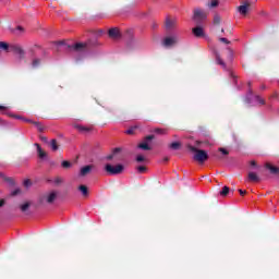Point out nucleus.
Listing matches in <instances>:
<instances>
[{
	"instance_id": "obj_1",
	"label": "nucleus",
	"mask_w": 279,
	"mask_h": 279,
	"mask_svg": "<svg viewBox=\"0 0 279 279\" xmlns=\"http://www.w3.org/2000/svg\"><path fill=\"white\" fill-rule=\"evenodd\" d=\"M68 49L76 57V62H80V60L86 58V53H88V46L82 43L68 46Z\"/></svg>"
},
{
	"instance_id": "obj_2",
	"label": "nucleus",
	"mask_w": 279,
	"mask_h": 279,
	"mask_svg": "<svg viewBox=\"0 0 279 279\" xmlns=\"http://www.w3.org/2000/svg\"><path fill=\"white\" fill-rule=\"evenodd\" d=\"M125 170V166L122 163H118L116 166L111 163L105 165V171L107 175H121V173Z\"/></svg>"
},
{
	"instance_id": "obj_3",
	"label": "nucleus",
	"mask_w": 279,
	"mask_h": 279,
	"mask_svg": "<svg viewBox=\"0 0 279 279\" xmlns=\"http://www.w3.org/2000/svg\"><path fill=\"white\" fill-rule=\"evenodd\" d=\"M0 49H3L4 51H12L13 53H16L20 56V58H23L25 56V51H23V48L21 46L14 44V45H8L5 41H0Z\"/></svg>"
},
{
	"instance_id": "obj_4",
	"label": "nucleus",
	"mask_w": 279,
	"mask_h": 279,
	"mask_svg": "<svg viewBox=\"0 0 279 279\" xmlns=\"http://www.w3.org/2000/svg\"><path fill=\"white\" fill-rule=\"evenodd\" d=\"M190 151H194L193 159L196 160V162H206L208 160V153L206 150L197 149L195 146H189Z\"/></svg>"
},
{
	"instance_id": "obj_5",
	"label": "nucleus",
	"mask_w": 279,
	"mask_h": 279,
	"mask_svg": "<svg viewBox=\"0 0 279 279\" xmlns=\"http://www.w3.org/2000/svg\"><path fill=\"white\" fill-rule=\"evenodd\" d=\"M245 104H248L250 106H256V104L265 106V99L260 98V96H254L252 89H250L245 97Z\"/></svg>"
},
{
	"instance_id": "obj_6",
	"label": "nucleus",
	"mask_w": 279,
	"mask_h": 279,
	"mask_svg": "<svg viewBox=\"0 0 279 279\" xmlns=\"http://www.w3.org/2000/svg\"><path fill=\"white\" fill-rule=\"evenodd\" d=\"M208 14L202 9H195L193 14V21L197 25H202V22L207 19Z\"/></svg>"
},
{
	"instance_id": "obj_7",
	"label": "nucleus",
	"mask_w": 279,
	"mask_h": 279,
	"mask_svg": "<svg viewBox=\"0 0 279 279\" xmlns=\"http://www.w3.org/2000/svg\"><path fill=\"white\" fill-rule=\"evenodd\" d=\"M56 199H58V192L52 191V192H49L48 194H46L41 198L40 204H43L44 202H47V204H53V202H56Z\"/></svg>"
},
{
	"instance_id": "obj_8",
	"label": "nucleus",
	"mask_w": 279,
	"mask_h": 279,
	"mask_svg": "<svg viewBox=\"0 0 279 279\" xmlns=\"http://www.w3.org/2000/svg\"><path fill=\"white\" fill-rule=\"evenodd\" d=\"M154 141V135H148L145 137V142L137 145L138 149H143L144 151H149L151 147H149V142Z\"/></svg>"
},
{
	"instance_id": "obj_9",
	"label": "nucleus",
	"mask_w": 279,
	"mask_h": 279,
	"mask_svg": "<svg viewBox=\"0 0 279 279\" xmlns=\"http://www.w3.org/2000/svg\"><path fill=\"white\" fill-rule=\"evenodd\" d=\"M178 36L166 37L162 41L163 47H173L178 43Z\"/></svg>"
},
{
	"instance_id": "obj_10",
	"label": "nucleus",
	"mask_w": 279,
	"mask_h": 279,
	"mask_svg": "<svg viewBox=\"0 0 279 279\" xmlns=\"http://www.w3.org/2000/svg\"><path fill=\"white\" fill-rule=\"evenodd\" d=\"M73 128H75V130H77L78 132H81V134H88V132H90V130H93V128L90 126H84L81 124H73Z\"/></svg>"
},
{
	"instance_id": "obj_11",
	"label": "nucleus",
	"mask_w": 279,
	"mask_h": 279,
	"mask_svg": "<svg viewBox=\"0 0 279 279\" xmlns=\"http://www.w3.org/2000/svg\"><path fill=\"white\" fill-rule=\"evenodd\" d=\"M94 167L95 166H93V165H88V166L81 168L80 175L82 178H84L85 175H88V173H90V171H93Z\"/></svg>"
},
{
	"instance_id": "obj_12",
	"label": "nucleus",
	"mask_w": 279,
	"mask_h": 279,
	"mask_svg": "<svg viewBox=\"0 0 279 279\" xmlns=\"http://www.w3.org/2000/svg\"><path fill=\"white\" fill-rule=\"evenodd\" d=\"M194 36L196 38H202L204 37V28L202 26H196L192 29Z\"/></svg>"
},
{
	"instance_id": "obj_13",
	"label": "nucleus",
	"mask_w": 279,
	"mask_h": 279,
	"mask_svg": "<svg viewBox=\"0 0 279 279\" xmlns=\"http://www.w3.org/2000/svg\"><path fill=\"white\" fill-rule=\"evenodd\" d=\"M35 146L37 148L38 158H40V160H45V158H47V153L43 150V147H40L39 144H35Z\"/></svg>"
},
{
	"instance_id": "obj_14",
	"label": "nucleus",
	"mask_w": 279,
	"mask_h": 279,
	"mask_svg": "<svg viewBox=\"0 0 279 279\" xmlns=\"http://www.w3.org/2000/svg\"><path fill=\"white\" fill-rule=\"evenodd\" d=\"M247 10H250V3L242 4L238 8V12H240L243 16L247 14Z\"/></svg>"
},
{
	"instance_id": "obj_15",
	"label": "nucleus",
	"mask_w": 279,
	"mask_h": 279,
	"mask_svg": "<svg viewBox=\"0 0 279 279\" xmlns=\"http://www.w3.org/2000/svg\"><path fill=\"white\" fill-rule=\"evenodd\" d=\"M109 36L110 38H121V33H119L118 28H111L109 29Z\"/></svg>"
},
{
	"instance_id": "obj_16",
	"label": "nucleus",
	"mask_w": 279,
	"mask_h": 279,
	"mask_svg": "<svg viewBox=\"0 0 279 279\" xmlns=\"http://www.w3.org/2000/svg\"><path fill=\"white\" fill-rule=\"evenodd\" d=\"M248 182H260V177L255 172H248Z\"/></svg>"
},
{
	"instance_id": "obj_17",
	"label": "nucleus",
	"mask_w": 279,
	"mask_h": 279,
	"mask_svg": "<svg viewBox=\"0 0 279 279\" xmlns=\"http://www.w3.org/2000/svg\"><path fill=\"white\" fill-rule=\"evenodd\" d=\"M121 153V148H114L110 155L106 157V160H114L117 154Z\"/></svg>"
},
{
	"instance_id": "obj_18",
	"label": "nucleus",
	"mask_w": 279,
	"mask_h": 279,
	"mask_svg": "<svg viewBox=\"0 0 279 279\" xmlns=\"http://www.w3.org/2000/svg\"><path fill=\"white\" fill-rule=\"evenodd\" d=\"M216 56V62L217 64H220V66H222V69H226V62H223V60L221 59V56L219 54V52H215Z\"/></svg>"
},
{
	"instance_id": "obj_19",
	"label": "nucleus",
	"mask_w": 279,
	"mask_h": 279,
	"mask_svg": "<svg viewBox=\"0 0 279 279\" xmlns=\"http://www.w3.org/2000/svg\"><path fill=\"white\" fill-rule=\"evenodd\" d=\"M12 34H15V36H21V34H23V32H25V29L22 26H17L15 28H12Z\"/></svg>"
},
{
	"instance_id": "obj_20",
	"label": "nucleus",
	"mask_w": 279,
	"mask_h": 279,
	"mask_svg": "<svg viewBox=\"0 0 279 279\" xmlns=\"http://www.w3.org/2000/svg\"><path fill=\"white\" fill-rule=\"evenodd\" d=\"M78 191H81L82 195L84 197H87L88 196V187L86 185H80L78 186Z\"/></svg>"
},
{
	"instance_id": "obj_21",
	"label": "nucleus",
	"mask_w": 279,
	"mask_h": 279,
	"mask_svg": "<svg viewBox=\"0 0 279 279\" xmlns=\"http://www.w3.org/2000/svg\"><path fill=\"white\" fill-rule=\"evenodd\" d=\"M266 168L269 169L270 173H274V174H278L279 173V168L278 167H274V166L267 163Z\"/></svg>"
},
{
	"instance_id": "obj_22",
	"label": "nucleus",
	"mask_w": 279,
	"mask_h": 279,
	"mask_svg": "<svg viewBox=\"0 0 279 279\" xmlns=\"http://www.w3.org/2000/svg\"><path fill=\"white\" fill-rule=\"evenodd\" d=\"M50 147H51L52 151H58V149H59L58 142L56 140H51Z\"/></svg>"
},
{
	"instance_id": "obj_23",
	"label": "nucleus",
	"mask_w": 279,
	"mask_h": 279,
	"mask_svg": "<svg viewBox=\"0 0 279 279\" xmlns=\"http://www.w3.org/2000/svg\"><path fill=\"white\" fill-rule=\"evenodd\" d=\"M173 25H175L174 21H172L170 19L166 20V27H167V29H171L173 27Z\"/></svg>"
},
{
	"instance_id": "obj_24",
	"label": "nucleus",
	"mask_w": 279,
	"mask_h": 279,
	"mask_svg": "<svg viewBox=\"0 0 279 279\" xmlns=\"http://www.w3.org/2000/svg\"><path fill=\"white\" fill-rule=\"evenodd\" d=\"M33 125H35V128H37V130L39 132H45V126H43V124L40 122H33Z\"/></svg>"
},
{
	"instance_id": "obj_25",
	"label": "nucleus",
	"mask_w": 279,
	"mask_h": 279,
	"mask_svg": "<svg viewBox=\"0 0 279 279\" xmlns=\"http://www.w3.org/2000/svg\"><path fill=\"white\" fill-rule=\"evenodd\" d=\"M228 193H230V187L223 186V187H222V191L220 192V195H221L222 197H226V195H228Z\"/></svg>"
},
{
	"instance_id": "obj_26",
	"label": "nucleus",
	"mask_w": 279,
	"mask_h": 279,
	"mask_svg": "<svg viewBox=\"0 0 279 279\" xmlns=\"http://www.w3.org/2000/svg\"><path fill=\"white\" fill-rule=\"evenodd\" d=\"M33 69H38L40 66V59H34L32 62Z\"/></svg>"
},
{
	"instance_id": "obj_27",
	"label": "nucleus",
	"mask_w": 279,
	"mask_h": 279,
	"mask_svg": "<svg viewBox=\"0 0 279 279\" xmlns=\"http://www.w3.org/2000/svg\"><path fill=\"white\" fill-rule=\"evenodd\" d=\"M170 149H174V150L180 149V142H174L170 144Z\"/></svg>"
},
{
	"instance_id": "obj_28",
	"label": "nucleus",
	"mask_w": 279,
	"mask_h": 279,
	"mask_svg": "<svg viewBox=\"0 0 279 279\" xmlns=\"http://www.w3.org/2000/svg\"><path fill=\"white\" fill-rule=\"evenodd\" d=\"M219 5V0H211L210 3H208V8H217Z\"/></svg>"
},
{
	"instance_id": "obj_29",
	"label": "nucleus",
	"mask_w": 279,
	"mask_h": 279,
	"mask_svg": "<svg viewBox=\"0 0 279 279\" xmlns=\"http://www.w3.org/2000/svg\"><path fill=\"white\" fill-rule=\"evenodd\" d=\"M61 167H63V169H70V167H72L70 161H62Z\"/></svg>"
},
{
	"instance_id": "obj_30",
	"label": "nucleus",
	"mask_w": 279,
	"mask_h": 279,
	"mask_svg": "<svg viewBox=\"0 0 279 279\" xmlns=\"http://www.w3.org/2000/svg\"><path fill=\"white\" fill-rule=\"evenodd\" d=\"M20 208H21L22 213H25L29 208V203H25V204L21 205Z\"/></svg>"
},
{
	"instance_id": "obj_31",
	"label": "nucleus",
	"mask_w": 279,
	"mask_h": 279,
	"mask_svg": "<svg viewBox=\"0 0 279 279\" xmlns=\"http://www.w3.org/2000/svg\"><path fill=\"white\" fill-rule=\"evenodd\" d=\"M214 23H215V25H219V23H221V17L219 15H215Z\"/></svg>"
},
{
	"instance_id": "obj_32",
	"label": "nucleus",
	"mask_w": 279,
	"mask_h": 279,
	"mask_svg": "<svg viewBox=\"0 0 279 279\" xmlns=\"http://www.w3.org/2000/svg\"><path fill=\"white\" fill-rule=\"evenodd\" d=\"M136 162H145V157L143 155H137Z\"/></svg>"
},
{
	"instance_id": "obj_33",
	"label": "nucleus",
	"mask_w": 279,
	"mask_h": 279,
	"mask_svg": "<svg viewBox=\"0 0 279 279\" xmlns=\"http://www.w3.org/2000/svg\"><path fill=\"white\" fill-rule=\"evenodd\" d=\"M155 134H167V131L163 129H155Z\"/></svg>"
},
{
	"instance_id": "obj_34",
	"label": "nucleus",
	"mask_w": 279,
	"mask_h": 279,
	"mask_svg": "<svg viewBox=\"0 0 279 279\" xmlns=\"http://www.w3.org/2000/svg\"><path fill=\"white\" fill-rule=\"evenodd\" d=\"M137 171L138 173H145V171H147V168H145V166H140L137 167Z\"/></svg>"
},
{
	"instance_id": "obj_35",
	"label": "nucleus",
	"mask_w": 279,
	"mask_h": 279,
	"mask_svg": "<svg viewBox=\"0 0 279 279\" xmlns=\"http://www.w3.org/2000/svg\"><path fill=\"white\" fill-rule=\"evenodd\" d=\"M24 186H25L26 189H29V186H32V181H31L29 179H26V180L24 181Z\"/></svg>"
},
{
	"instance_id": "obj_36",
	"label": "nucleus",
	"mask_w": 279,
	"mask_h": 279,
	"mask_svg": "<svg viewBox=\"0 0 279 279\" xmlns=\"http://www.w3.org/2000/svg\"><path fill=\"white\" fill-rule=\"evenodd\" d=\"M220 43H225V45H230V40H228V38L226 37H220Z\"/></svg>"
},
{
	"instance_id": "obj_37",
	"label": "nucleus",
	"mask_w": 279,
	"mask_h": 279,
	"mask_svg": "<svg viewBox=\"0 0 279 279\" xmlns=\"http://www.w3.org/2000/svg\"><path fill=\"white\" fill-rule=\"evenodd\" d=\"M54 184H62V178L58 177L53 180Z\"/></svg>"
},
{
	"instance_id": "obj_38",
	"label": "nucleus",
	"mask_w": 279,
	"mask_h": 279,
	"mask_svg": "<svg viewBox=\"0 0 279 279\" xmlns=\"http://www.w3.org/2000/svg\"><path fill=\"white\" fill-rule=\"evenodd\" d=\"M57 47H64V41H57L54 43Z\"/></svg>"
},
{
	"instance_id": "obj_39",
	"label": "nucleus",
	"mask_w": 279,
	"mask_h": 279,
	"mask_svg": "<svg viewBox=\"0 0 279 279\" xmlns=\"http://www.w3.org/2000/svg\"><path fill=\"white\" fill-rule=\"evenodd\" d=\"M219 151H221L223 156H228V150H226V148H219Z\"/></svg>"
},
{
	"instance_id": "obj_40",
	"label": "nucleus",
	"mask_w": 279,
	"mask_h": 279,
	"mask_svg": "<svg viewBox=\"0 0 279 279\" xmlns=\"http://www.w3.org/2000/svg\"><path fill=\"white\" fill-rule=\"evenodd\" d=\"M250 165H251V167H254L255 169H258V166L256 165V161L253 160V161L250 162Z\"/></svg>"
},
{
	"instance_id": "obj_41",
	"label": "nucleus",
	"mask_w": 279,
	"mask_h": 279,
	"mask_svg": "<svg viewBox=\"0 0 279 279\" xmlns=\"http://www.w3.org/2000/svg\"><path fill=\"white\" fill-rule=\"evenodd\" d=\"M21 193V190H15L14 192H12V195H19Z\"/></svg>"
},
{
	"instance_id": "obj_42",
	"label": "nucleus",
	"mask_w": 279,
	"mask_h": 279,
	"mask_svg": "<svg viewBox=\"0 0 279 279\" xmlns=\"http://www.w3.org/2000/svg\"><path fill=\"white\" fill-rule=\"evenodd\" d=\"M24 121H25L26 123H35L34 120H29V119H24Z\"/></svg>"
},
{
	"instance_id": "obj_43",
	"label": "nucleus",
	"mask_w": 279,
	"mask_h": 279,
	"mask_svg": "<svg viewBox=\"0 0 279 279\" xmlns=\"http://www.w3.org/2000/svg\"><path fill=\"white\" fill-rule=\"evenodd\" d=\"M126 134H134V130L132 129L126 130Z\"/></svg>"
},
{
	"instance_id": "obj_44",
	"label": "nucleus",
	"mask_w": 279,
	"mask_h": 279,
	"mask_svg": "<svg viewBox=\"0 0 279 279\" xmlns=\"http://www.w3.org/2000/svg\"><path fill=\"white\" fill-rule=\"evenodd\" d=\"M239 193H240V195H245V191H243V190H239Z\"/></svg>"
},
{
	"instance_id": "obj_45",
	"label": "nucleus",
	"mask_w": 279,
	"mask_h": 279,
	"mask_svg": "<svg viewBox=\"0 0 279 279\" xmlns=\"http://www.w3.org/2000/svg\"><path fill=\"white\" fill-rule=\"evenodd\" d=\"M4 204H5V201L0 199V208H1V206H3Z\"/></svg>"
},
{
	"instance_id": "obj_46",
	"label": "nucleus",
	"mask_w": 279,
	"mask_h": 279,
	"mask_svg": "<svg viewBox=\"0 0 279 279\" xmlns=\"http://www.w3.org/2000/svg\"><path fill=\"white\" fill-rule=\"evenodd\" d=\"M0 110H8V107H5V106H0Z\"/></svg>"
},
{
	"instance_id": "obj_47",
	"label": "nucleus",
	"mask_w": 279,
	"mask_h": 279,
	"mask_svg": "<svg viewBox=\"0 0 279 279\" xmlns=\"http://www.w3.org/2000/svg\"><path fill=\"white\" fill-rule=\"evenodd\" d=\"M260 89H262V90H265V85H262V86H260Z\"/></svg>"
},
{
	"instance_id": "obj_48",
	"label": "nucleus",
	"mask_w": 279,
	"mask_h": 279,
	"mask_svg": "<svg viewBox=\"0 0 279 279\" xmlns=\"http://www.w3.org/2000/svg\"><path fill=\"white\" fill-rule=\"evenodd\" d=\"M169 160V158H165L163 161L167 162Z\"/></svg>"
},
{
	"instance_id": "obj_49",
	"label": "nucleus",
	"mask_w": 279,
	"mask_h": 279,
	"mask_svg": "<svg viewBox=\"0 0 279 279\" xmlns=\"http://www.w3.org/2000/svg\"><path fill=\"white\" fill-rule=\"evenodd\" d=\"M15 119H23V118H21V117L16 116V117H15Z\"/></svg>"
},
{
	"instance_id": "obj_50",
	"label": "nucleus",
	"mask_w": 279,
	"mask_h": 279,
	"mask_svg": "<svg viewBox=\"0 0 279 279\" xmlns=\"http://www.w3.org/2000/svg\"><path fill=\"white\" fill-rule=\"evenodd\" d=\"M229 51L232 53V50L229 49Z\"/></svg>"
}]
</instances>
